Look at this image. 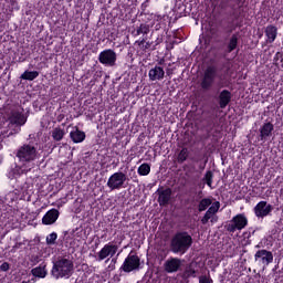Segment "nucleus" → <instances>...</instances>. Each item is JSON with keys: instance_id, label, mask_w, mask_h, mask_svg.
I'll return each instance as SVG.
<instances>
[{"instance_id": "f257e3e1", "label": "nucleus", "mask_w": 283, "mask_h": 283, "mask_svg": "<svg viewBox=\"0 0 283 283\" xmlns=\"http://www.w3.org/2000/svg\"><path fill=\"white\" fill-rule=\"evenodd\" d=\"M17 158L27 166L25 169H34V160L41 158V149L34 144H24L18 149Z\"/></svg>"}, {"instance_id": "f03ea898", "label": "nucleus", "mask_w": 283, "mask_h": 283, "mask_svg": "<svg viewBox=\"0 0 283 283\" xmlns=\"http://www.w3.org/2000/svg\"><path fill=\"white\" fill-rule=\"evenodd\" d=\"M74 273V263L70 259H59L53 262V268L51 270V275L59 280L61 277H65V280L72 277Z\"/></svg>"}, {"instance_id": "7ed1b4c3", "label": "nucleus", "mask_w": 283, "mask_h": 283, "mask_svg": "<svg viewBox=\"0 0 283 283\" xmlns=\"http://www.w3.org/2000/svg\"><path fill=\"white\" fill-rule=\"evenodd\" d=\"M193 243V239L191 235H189L187 232H178L172 239H171V251L172 253H187L189 249L191 248V244Z\"/></svg>"}, {"instance_id": "20e7f679", "label": "nucleus", "mask_w": 283, "mask_h": 283, "mask_svg": "<svg viewBox=\"0 0 283 283\" xmlns=\"http://www.w3.org/2000/svg\"><path fill=\"white\" fill-rule=\"evenodd\" d=\"M125 182H127V175L123 171H118L113 174L108 180H107V187L112 191L116 189H124L125 188Z\"/></svg>"}, {"instance_id": "39448f33", "label": "nucleus", "mask_w": 283, "mask_h": 283, "mask_svg": "<svg viewBox=\"0 0 283 283\" xmlns=\"http://www.w3.org/2000/svg\"><path fill=\"white\" fill-rule=\"evenodd\" d=\"M247 224H249V219H247V216L237 214L235 217L232 218V220L228 224L227 230L230 233H235V231H242V229H244Z\"/></svg>"}, {"instance_id": "423d86ee", "label": "nucleus", "mask_w": 283, "mask_h": 283, "mask_svg": "<svg viewBox=\"0 0 283 283\" xmlns=\"http://www.w3.org/2000/svg\"><path fill=\"white\" fill-rule=\"evenodd\" d=\"M98 61L106 67H114L116 65V52L112 49L104 50L99 53Z\"/></svg>"}, {"instance_id": "0eeeda50", "label": "nucleus", "mask_w": 283, "mask_h": 283, "mask_svg": "<svg viewBox=\"0 0 283 283\" xmlns=\"http://www.w3.org/2000/svg\"><path fill=\"white\" fill-rule=\"evenodd\" d=\"M218 211H220V201H216L210 206L202 217L201 222L207 224V222L210 220L211 224H216V222H218V216H216Z\"/></svg>"}, {"instance_id": "6e6552de", "label": "nucleus", "mask_w": 283, "mask_h": 283, "mask_svg": "<svg viewBox=\"0 0 283 283\" xmlns=\"http://www.w3.org/2000/svg\"><path fill=\"white\" fill-rule=\"evenodd\" d=\"M140 266V258L136 254H129L123 265L122 269L125 271V273H132V271H136Z\"/></svg>"}, {"instance_id": "1a4fd4ad", "label": "nucleus", "mask_w": 283, "mask_h": 283, "mask_svg": "<svg viewBox=\"0 0 283 283\" xmlns=\"http://www.w3.org/2000/svg\"><path fill=\"white\" fill-rule=\"evenodd\" d=\"M117 251L118 245L112 243L105 244L103 249L97 253V262H103V260H107V258H114Z\"/></svg>"}, {"instance_id": "9d476101", "label": "nucleus", "mask_w": 283, "mask_h": 283, "mask_svg": "<svg viewBox=\"0 0 283 283\" xmlns=\"http://www.w3.org/2000/svg\"><path fill=\"white\" fill-rule=\"evenodd\" d=\"M272 211L273 207L266 201H260L254 207V216H256V218H266V216H271Z\"/></svg>"}, {"instance_id": "9b49d317", "label": "nucleus", "mask_w": 283, "mask_h": 283, "mask_svg": "<svg viewBox=\"0 0 283 283\" xmlns=\"http://www.w3.org/2000/svg\"><path fill=\"white\" fill-rule=\"evenodd\" d=\"M213 81H216V69L208 67L203 74V78L201 82L202 90H209V87L213 85Z\"/></svg>"}, {"instance_id": "f8f14e48", "label": "nucleus", "mask_w": 283, "mask_h": 283, "mask_svg": "<svg viewBox=\"0 0 283 283\" xmlns=\"http://www.w3.org/2000/svg\"><path fill=\"white\" fill-rule=\"evenodd\" d=\"M180 266H182V261L178 258H170L164 264L166 273H176Z\"/></svg>"}, {"instance_id": "ddd939ff", "label": "nucleus", "mask_w": 283, "mask_h": 283, "mask_svg": "<svg viewBox=\"0 0 283 283\" xmlns=\"http://www.w3.org/2000/svg\"><path fill=\"white\" fill-rule=\"evenodd\" d=\"M27 165L22 164L21 165H15L14 167H11L9 172H8V178L10 180H14V178H19V176H22V174H28V171H31L32 169H27Z\"/></svg>"}, {"instance_id": "4468645a", "label": "nucleus", "mask_w": 283, "mask_h": 283, "mask_svg": "<svg viewBox=\"0 0 283 283\" xmlns=\"http://www.w3.org/2000/svg\"><path fill=\"white\" fill-rule=\"evenodd\" d=\"M254 260L269 265L273 262V253L266 250H259L254 255Z\"/></svg>"}, {"instance_id": "2eb2a0df", "label": "nucleus", "mask_w": 283, "mask_h": 283, "mask_svg": "<svg viewBox=\"0 0 283 283\" xmlns=\"http://www.w3.org/2000/svg\"><path fill=\"white\" fill-rule=\"evenodd\" d=\"M59 216H60L59 210L51 209L42 218V223L46 224V226L54 224V222H56V220H59Z\"/></svg>"}, {"instance_id": "dca6fc26", "label": "nucleus", "mask_w": 283, "mask_h": 283, "mask_svg": "<svg viewBox=\"0 0 283 283\" xmlns=\"http://www.w3.org/2000/svg\"><path fill=\"white\" fill-rule=\"evenodd\" d=\"M9 118L13 125H25V116H23L21 108L13 109Z\"/></svg>"}, {"instance_id": "f3484780", "label": "nucleus", "mask_w": 283, "mask_h": 283, "mask_svg": "<svg viewBox=\"0 0 283 283\" xmlns=\"http://www.w3.org/2000/svg\"><path fill=\"white\" fill-rule=\"evenodd\" d=\"M158 196L160 207H166V205H169V200H171V188L158 190Z\"/></svg>"}, {"instance_id": "a211bd4d", "label": "nucleus", "mask_w": 283, "mask_h": 283, "mask_svg": "<svg viewBox=\"0 0 283 283\" xmlns=\"http://www.w3.org/2000/svg\"><path fill=\"white\" fill-rule=\"evenodd\" d=\"M151 81H163L165 78V70L160 66H155L148 73Z\"/></svg>"}, {"instance_id": "6ab92c4d", "label": "nucleus", "mask_w": 283, "mask_h": 283, "mask_svg": "<svg viewBox=\"0 0 283 283\" xmlns=\"http://www.w3.org/2000/svg\"><path fill=\"white\" fill-rule=\"evenodd\" d=\"M273 124L271 123H265L261 126L260 128V138L261 140H266V138H269V136H271V134H273Z\"/></svg>"}, {"instance_id": "aec40b11", "label": "nucleus", "mask_w": 283, "mask_h": 283, "mask_svg": "<svg viewBox=\"0 0 283 283\" xmlns=\"http://www.w3.org/2000/svg\"><path fill=\"white\" fill-rule=\"evenodd\" d=\"M266 43H273L277 39V28L274 25H268L265 28Z\"/></svg>"}, {"instance_id": "412c9836", "label": "nucleus", "mask_w": 283, "mask_h": 283, "mask_svg": "<svg viewBox=\"0 0 283 283\" xmlns=\"http://www.w3.org/2000/svg\"><path fill=\"white\" fill-rule=\"evenodd\" d=\"M70 138L73 143H83V140H85V132L75 128L70 133Z\"/></svg>"}, {"instance_id": "4be33fe9", "label": "nucleus", "mask_w": 283, "mask_h": 283, "mask_svg": "<svg viewBox=\"0 0 283 283\" xmlns=\"http://www.w3.org/2000/svg\"><path fill=\"white\" fill-rule=\"evenodd\" d=\"M231 102V93L229 91H222L220 94V107L224 109Z\"/></svg>"}, {"instance_id": "5701e85b", "label": "nucleus", "mask_w": 283, "mask_h": 283, "mask_svg": "<svg viewBox=\"0 0 283 283\" xmlns=\"http://www.w3.org/2000/svg\"><path fill=\"white\" fill-rule=\"evenodd\" d=\"M32 275H34V277H45L48 275V270H45V264H41L36 268H34L32 271H31Z\"/></svg>"}, {"instance_id": "b1692460", "label": "nucleus", "mask_w": 283, "mask_h": 283, "mask_svg": "<svg viewBox=\"0 0 283 283\" xmlns=\"http://www.w3.org/2000/svg\"><path fill=\"white\" fill-rule=\"evenodd\" d=\"M64 136H65V129L54 128L52 130V138H53V140H56V142L63 140Z\"/></svg>"}, {"instance_id": "393cba45", "label": "nucleus", "mask_w": 283, "mask_h": 283, "mask_svg": "<svg viewBox=\"0 0 283 283\" xmlns=\"http://www.w3.org/2000/svg\"><path fill=\"white\" fill-rule=\"evenodd\" d=\"M150 171H151V166H149V164H142L138 167L137 174L139 176H149Z\"/></svg>"}, {"instance_id": "a878e982", "label": "nucleus", "mask_w": 283, "mask_h": 283, "mask_svg": "<svg viewBox=\"0 0 283 283\" xmlns=\"http://www.w3.org/2000/svg\"><path fill=\"white\" fill-rule=\"evenodd\" d=\"M39 76V72L36 71H25L22 75L21 78L23 81H34Z\"/></svg>"}, {"instance_id": "bb28decb", "label": "nucleus", "mask_w": 283, "mask_h": 283, "mask_svg": "<svg viewBox=\"0 0 283 283\" xmlns=\"http://www.w3.org/2000/svg\"><path fill=\"white\" fill-rule=\"evenodd\" d=\"M212 201L210 198H205L199 202L198 209L199 211H207V209H209V207H211Z\"/></svg>"}, {"instance_id": "cd10ccee", "label": "nucleus", "mask_w": 283, "mask_h": 283, "mask_svg": "<svg viewBox=\"0 0 283 283\" xmlns=\"http://www.w3.org/2000/svg\"><path fill=\"white\" fill-rule=\"evenodd\" d=\"M203 181L208 185L210 189H213V172L208 170L203 177Z\"/></svg>"}, {"instance_id": "c85d7f7f", "label": "nucleus", "mask_w": 283, "mask_h": 283, "mask_svg": "<svg viewBox=\"0 0 283 283\" xmlns=\"http://www.w3.org/2000/svg\"><path fill=\"white\" fill-rule=\"evenodd\" d=\"M140 34H149L148 24H140V27L136 30L135 36H140Z\"/></svg>"}, {"instance_id": "c756f323", "label": "nucleus", "mask_w": 283, "mask_h": 283, "mask_svg": "<svg viewBox=\"0 0 283 283\" xmlns=\"http://www.w3.org/2000/svg\"><path fill=\"white\" fill-rule=\"evenodd\" d=\"M238 48V36L233 35L228 43V52H233Z\"/></svg>"}, {"instance_id": "7c9ffc66", "label": "nucleus", "mask_w": 283, "mask_h": 283, "mask_svg": "<svg viewBox=\"0 0 283 283\" xmlns=\"http://www.w3.org/2000/svg\"><path fill=\"white\" fill-rule=\"evenodd\" d=\"M189 158V150L187 148H182L178 155V163H185Z\"/></svg>"}, {"instance_id": "2f4dec72", "label": "nucleus", "mask_w": 283, "mask_h": 283, "mask_svg": "<svg viewBox=\"0 0 283 283\" xmlns=\"http://www.w3.org/2000/svg\"><path fill=\"white\" fill-rule=\"evenodd\" d=\"M185 277H196V269L193 266H188L184 272Z\"/></svg>"}, {"instance_id": "473e14b6", "label": "nucleus", "mask_w": 283, "mask_h": 283, "mask_svg": "<svg viewBox=\"0 0 283 283\" xmlns=\"http://www.w3.org/2000/svg\"><path fill=\"white\" fill-rule=\"evenodd\" d=\"M56 238H59L56 232H52L46 237V244H54L56 242Z\"/></svg>"}, {"instance_id": "72a5a7b5", "label": "nucleus", "mask_w": 283, "mask_h": 283, "mask_svg": "<svg viewBox=\"0 0 283 283\" xmlns=\"http://www.w3.org/2000/svg\"><path fill=\"white\" fill-rule=\"evenodd\" d=\"M199 283H213V279H211V276L202 275L199 277Z\"/></svg>"}, {"instance_id": "f704fd0d", "label": "nucleus", "mask_w": 283, "mask_h": 283, "mask_svg": "<svg viewBox=\"0 0 283 283\" xmlns=\"http://www.w3.org/2000/svg\"><path fill=\"white\" fill-rule=\"evenodd\" d=\"M1 271H9L10 270V264L8 262H4L0 265Z\"/></svg>"}, {"instance_id": "c9c22d12", "label": "nucleus", "mask_w": 283, "mask_h": 283, "mask_svg": "<svg viewBox=\"0 0 283 283\" xmlns=\"http://www.w3.org/2000/svg\"><path fill=\"white\" fill-rule=\"evenodd\" d=\"M151 46V44L149 42H146V44L144 45L145 50L149 49Z\"/></svg>"}, {"instance_id": "e433bc0d", "label": "nucleus", "mask_w": 283, "mask_h": 283, "mask_svg": "<svg viewBox=\"0 0 283 283\" xmlns=\"http://www.w3.org/2000/svg\"><path fill=\"white\" fill-rule=\"evenodd\" d=\"M140 45H145V40H142V41H140Z\"/></svg>"}, {"instance_id": "4c0bfd02", "label": "nucleus", "mask_w": 283, "mask_h": 283, "mask_svg": "<svg viewBox=\"0 0 283 283\" xmlns=\"http://www.w3.org/2000/svg\"><path fill=\"white\" fill-rule=\"evenodd\" d=\"M0 163H3V156L0 155Z\"/></svg>"}]
</instances>
